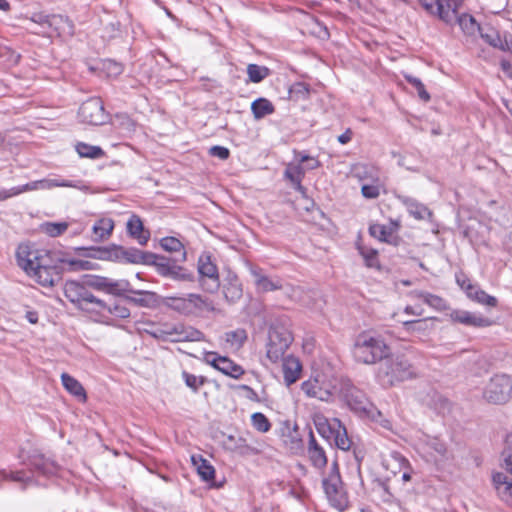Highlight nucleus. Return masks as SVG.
<instances>
[{
    "mask_svg": "<svg viewBox=\"0 0 512 512\" xmlns=\"http://www.w3.org/2000/svg\"><path fill=\"white\" fill-rule=\"evenodd\" d=\"M341 383L331 373L315 371L312 376L301 384L306 396L320 401L329 402L340 395Z\"/></svg>",
    "mask_w": 512,
    "mask_h": 512,
    "instance_id": "f257e3e1",
    "label": "nucleus"
},
{
    "mask_svg": "<svg viewBox=\"0 0 512 512\" xmlns=\"http://www.w3.org/2000/svg\"><path fill=\"white\" fill-rule=\"evenodd\" d=\"M390 354V348L377 336L360 334L353 346V356L356 361L364 364H374L383 361Z\"/></svg>",
    "mask_w": 512,
    "mask_h": 512,
    "instance_id": "f03ea898",
    "label": "nucleus"
},
{
    "mask_svg": "<svg viewBox=\"0 0 512 512\" xmlns=\"http://www.w3.org/2000/svg\"><path fill=\"white\" fill-rule=\"evenodd\" d=\"M414 367L403 356L389 355L380 363L377 378L383 386H393L398 382L415 377Z\"/></svg>",
    "mask_w": 512,
    "mask_h": 512,
    "instance_id": "7ed1b4c3",
    "label": "nucleus"
},
{
    "mask_svg": "<svg viewBox=\"0 0 512 512\" xmlns=\"http://www.w3.org/2000/svg\"><path fill=\"white\" fill-rule=\"evenodd\" d=\"M322 484L329 503L335 509L344 511L348 507L349 500L336 462L332 463L330 472L324 477Z\"/></svg>",
    "mask_w": 512,
    "mask_h": 512,
    "instance_id": "20e7f679",
    "label": "nucleus"
},
{
    "mask_svg": "<svg viewBox=\"0 0 512 512\" xmlns=\"http://www.w3.org/2000/svg\"><path fill=\"white\" fill-rule=\"evenodd\" d=\"M84 284L87 287L93 288L98 291H103L107 294H111L114 296H121L125 292L132 290L129 288L130 284L126 280H113L108 277L103 276H86L84 278ZM135 294L145 295L148 297H153L154 294L147 291H133Z\"/></svg>",
    "mask_w": 512,
    "mask_h": 512,
    "instance_id": "39448f33",
    "label": "nucleus"
},
{
    "mask_svg": "<svg viewBox=\"0 0 512 512\" xmlns=\"http://www.w3.org/2000/svg\"><path fill=\"white\" fill-rule=\"evenodd\" d=\"M198 281L203 290L213 293L219 289V273L217 266L209 252L200 255L198 260Z\"/></svg>",
    "mask_w": 512,
    "mask_h": 512,
    "instance_id": "423d86ee",
    "label": "nucleus"
},
{
    "mask_svg": "<svg viewBox=\"0 0 512 512\" xmlns=\"http://www.w3.org/2000/svg\"><path fill=\"white\" fill-rule=\"evenodd\" d=\"M512 394V380L507 375H495L487 384L484 398L493 404L506 403Z\"/></svg>",
    "mask_w": 512,
    "mask_h": 512,
    "instance_id": "0eeeda50",
    "label": "nucleus"
},
{
    "mask_svg": "<svg viewBox=\"0 0 512 512\" xmlns=\"http://www.w3.org/2000/svg\"><path fill=\"white\" fill-rule=\"evenodd\" d=\"M292 341V334L286 328H271L267 344V357L272 362H278L284 356Z\"/></svg>",
    "mask_w": 512,
    "mask_h": 512,
    "instance_id": "6e6552de",
    "label": "nucleus"
},
{
    "mask_svg": "<svg viewBox=\"0 0 512 512\" xmlns=\"http://www.w3.org/2000/svg\"><path fill=\"white\" fill-rule=\"evenodd\" d=\"M427 13L451 24L462 0H417Z\"/></svg>",
    "mask_w": 512,
    "mask_h": 512,
    "instance_id": "1a4fd4ad",
    "label": "nucleus"
},
{
    "mask_svg": "<svg viewBox=\"0 0 512 512\" xmlns=\"http://www.w3.org/2000/svg\"><path fill=\"white\" fill-rule=\"evenodd\" d=\"M34 278L40 285L45 287L54 286L61 279V270L55 264L50 253L44 255L40 260L39 267L35 268L29 275Z\"/></svg>",
    "mask_w": 512,
    "mask_h": 512,
    "instance_id": "9d476101",
    "label": "nucleus"
},
{
    "mask_svg": "<svg viewBox=\"0 0 512 512\" xmlns=\"http://www.w3.org/2000/svg\"><path fill=\"white\" fill-rule=\"evenodd\" d=\"M340 394L343 396L351 410L360 415L366 416L374 407L360 389L349 383L341 385Z\"/></svg>",
    "mask_w": 512,
    "mask_h": 512,
    "instance_id": "9b49d317",
    "label": "nucleus"
},
{
    "mask_svg": "<svg viewBox=\"0 0 512 512\" xmlns=\"http://www.w3.org/2000/svg\"><path fill=\"white\" fill-rule=\"evenodd\" d=\"M48 253V251L36 249L28 244H21L16 251L17 263L19 267L30 275L32 271H35V268L39 267L40 260L42 261L44 255Z\"/></svg>",
    "mask_w": 512,
    "mask_h": 512,
    "instance_id": "f8f14e48",
    "label": "nucleus"
},
{
    "mask_svg": "<svg viewBox=\"0 0 512 512\" xmlns=\"http://www.w3.org/2000/svg\"><path fill=\"white\" fill-rule=\"evenodd\" d=\"M78 114L82 122L91 125H102L108 119L103 102L99 98H91L84 102Z\"/></svg>",
    "mask_w": 512,
    "mask_h": 512,
    "instance_id": "ddd939ff",
    "label": "nucleus"
},
{
    "mask_svg": "<svg viewBox=\"0 0 512 512\" xmlns=\"http://www.w3.org/2000/svg\"><path fill=\"white\" fill-rule=\"evenodd\" d=\"M419 449L427 461L442 465L451 458L446 445L437 438H426L419 443Z\"/></svg>",
    "mask_w": 512,
    "mask_h": 512,
    "instance_id": "4468645a",
    "label": "nucleus"
},
{
    "mask_svg": "<svg viewBox=\"0 0 512 512\" xmlns=\"http://www.w3.org/2000/svg\"><path fill=\"white\" fill-rule=\"evenodd\" d=\"M30 21L40 25L41 27L53 28L59 33L73 34V23L62 15H45L43 13H34L30 17Z\"/></svg>",
    "mask_w": 512,
    "mask_h": 512,
    "instance_id": "2eb2a0df",
    "label": "nucleus"
},
{
    "mask_svg": "<svg viewBox=\"0 0 512 512\" xmlns=\"http://www.w3.org/2000/svg\"><path fill=\"white\" fill-rule=\"evenodd\" d=\"M201 354L203 355V360L206 363L211 364L225 375L238 378L244 373V370L241 366L235 364L233 361L226 357H221L216 353L205 351H203Z\"/></svg>",
    "mask_w": 512,
    "mask_h": 512,
    "instance_id": "dca6fc26",
    "label": "nucleus"
},
{
    "mask_svg": "<svg viewBox=\"0 0 512 512\" xmlns=\"http://www.w3.org/2000/svg\"><path fill=\"white\" fill-rule=\"evenodd\" d=\"M55 187H74V188H78L77 184H75V183H73L71 181H66V180H61V179L53 178V179L37 180V181H33L31 183H27V184H25L23 186L13 187V193L19 195V194L27 192V191L49 190V189H52V188H55Z\"/></svg>",
    "mask_w": 512,
    "mask_h": 512,
    "instance_id": "f3484780",
    "label": "nucleus"
},
{
    "mask_svg": "<svg viewBox=\"0 0 512 512\" xmlns=\"http://www.w3.org/2000/svg\"><path fill=\"white\" fill-rule=\"evenodd\" d=\"M251 433L246 431L239 435H227L223 440V446L225 449L238 452L241 455H247L255 452V449L249 443Z\"/></svg>",
    "mask_w": 512,
    "mask_h": 512,
    "instance_id": "a211bd4d",
    "label": "nucleus"
},
{
    "mask_svg": "<svg viewBox=\"0 0 512 512\" xmlns=\"http://www.w3.org/2000/svg\"><path fill=\"white\" fill-rule=\"evenodd\" d=\"M451 319L455 322L473 326V327H488L492 325V321L480 314L472 313L464 310H456L451 313Z\"/></svg>",
    "mask_w": 512,
    "mask_h": 512,
    "instance_id": "6ab92c4d",
    "label": "nucleus"
},
{
    "mask_svg": "<svg viewBox=\"0 0 512 512\" xmlns=\"http://www.w3.org/2000/svg\"><path fill=\"white\" fill-rule=\"evenodd\" d=\"M194 468L208 488L219 487L215 482V468L208 460L203 459L202 456H194Z\"/></svg>",
    "mask_w": 512,
    "mask_h": 512,
    "instance_id": "aec40b11",
    "label": "nucleus"
},
{
    "mask_svg": "<svg viewBox=\"0 0 512 512\" xmlns=\"http://www.w3.org/2000/svg\"><path fill=\"white\" fill-rule=\"evenodd\" d=\"M250 273L253 277L254 284L259 292H270L282 288L280 280L271 279L266 276L259 268L251 267Z\"/></svg>",
    "mask_w": 512,
    "mask_h": 512,
    "instance_id": "412c9836",
    "label": "nucleus"
},
{
    "mask_svg": "<svg viewBox=\"0 0 512 512\" xmlns=\"http://www.w3.org/2000/svg\"><path fill=\"white\" fill-rule=\"evenodd\" d=\"M282 367L284 381L288 386L295 383L299 379L302 366L297 358L293 356L284 358Z\"/></svg>",
    "mask_w": 512,
    "mask_h": 512,
    "instance_id": "4be33fe9",
    "label": "nucleus"
},
{
    "mask_svg": "<svg viewBox=\"0 0 512 512\" xmlns=\"http://www.w3.org/2000/svg\"><path fill=\"white\" fill-rule=\"evenodd\" d=\"M493 484L500 498L512 505V481L505 474L497 472L493 475Z\"/></svg>",
    "mask_w": 512,
    "mask_h": 512,
    "instance_id": "5701e85b",
    "label": "nucleus"
},
{
    "mask_svg": "<svg viewBox=\"0 0 512 512\" xmlns=\"http://www.w3.org/2000/svg\"><path fill=\"white\" fill-rule=\"evenodd\" d=\"M114 229V221L110 218L99 219L92 227V239L95 242L107 240Z\"/></svg>",
    "mask_w": 512,
    "mask_h": 512,
    "instance_id": "b1692460",
    "label": "nucleus"
},
{
    "mask_svg": "<svg viewBox=\"0 0 512 512\" xmlns=\"http://www.w3.org/2000/svg\"><path fill=\"white\" fill-rule=\"evenodd\" d=\"M308 456L312 464L316 468H322L327 463V458L322 447L318 445L316 439L312 433H310L308 443Z\"/></svg>",
    "mask_w": 512,
    "mask_h": 512,
    "instance_id": "393cba45",
    "label": "nucleus"
},
{
    "mask_svg": "<svg viewBox=\"0 0 512 512\" xmlns=\"http://www.w3.org/2000/svg\"><path fill=\"white\" fill-rule=\"evenodd\" d=\"M127 230L131 236L137 239L140 245H145L150 237L149 232L144 230L141 219L135 215L127 222Z\"/></svg>",
    "mask_w": 512,
    "mask_h": 512,
    "instance_id": "a878e982",
    "label": "nucleus"
},
{
    "mask_svg": "<svg viewBox=\"0 0 512 512\" xmlns=\"http://www.w3.org/2000/svg\"><path fill=\"white\" fill-rule=\"evenodd\" d=\"M467 296L479 304L490 307H495L498 302L494 296L488 295L485 291L473 284L467 285Z\"/></svg>",
    "mask_w": 512,
    "mask_h": 512,
    "instance_id": "bb28decb",
    "label": "nucleus"
},
{
    "mask_svg": "<svg viewBox=\"0 0 512 512\" xmlns=\"http://www.w3.org/2000/svg\"><path fill=\"white\" fill-rule=\"evenodd\" d=\"M305 174L304 166L299 162L297 164L290 163L287 165L284 175L285 177L294 185V187L301 191L303 187L301 186L302 178Z\"/></svg>",
    "mask_w": 512,
    "mask_h": 512,
    "instance_id": "cd10ccee",
    "label": "nucleus"
},
{
    "mask_svg": "<svg viewBox=\"0 0 512 512\" xmlns=\"http://www.w3.org/2000/svg\"><path fill=\"white\" fill-rule=\"evenodd\" d=\"M87 286L77 281H67L64 286V293L66 298L79 307L81 299L83 298L84 290Z\"/></svg>",
    "mask_w": 512,
    "mask_h": 512,
    "instance_id": "c85d7f7f",
    "label": "nucleus"
},
{
    "mask_svg": "<svg viewBox=\"0 0 512 512\" xmlns=\"http://www.w3.org/2000/svg\"><path fill=\"white\" fill-rule=\"evenodd\" d=\"M412 299H421L425 304L437 310H444L446 308L445 301L437 296L423 291H413L409 294Z\"/></svg>",
    "mask_w": 512,
    "mask_h": 512,
    "instance_id": "c756f323",
    "label": "nucleus"
},
{
    "mask_svg": "<svg viewBox=\"0 0 512 512\" xmlns=\"http://www.w3.org/2000/svg\"><path fill=\"white\" fill-rule=\"evenodd\" d=\"M247 340V333L244 329H236L225 334L227 347L231 351H238Z\"/></svg>",
    "mask_w": 512,
    "mask_h": 512,
    "instance_id": "7c9ffc66",
    "label": "nucleus"
},
{
    "mask_svg": "<svg viewBox=\"0 0 512 512\" xmlns=\"http://www.w3.org/2000/svg\"><path fill=\"white\" fill-rule=\"evenodd\" d=\"M251 111L256 120L262 119L274 112L273 104L266 98H258L251 104Z\"/></svg>",
    "mask_w": 512,
    "mask_h": 512,
    "instance_id": "2f4dec72",
    "label": "nucleus"
},
{
    "mask_svg": "<svg viewBox=\"0 0 512 512\" xmlns=\"http://www.w3.org/2000/svg\"><path fill=\"white\" fill-rule=\"evenodd\" d=\"M61 381L64 388L71 393L72 395L81 398L82 400L86 399V393L83 386L80 384L78 380L73 378L67 373H62Z\"/></svg>",
    "mask_w": 512,
    "mask_h": 512,
    "instance_id": "473e14b6",
    "label": "nucleus"
},
{
    "mask_svg": "<svg viewBox=\"0 0 512 512\" xmlns=\"http://www.w3.org/2000/svg\"><path fill=\"white\" fill-rule=\"evenodd\" d=\"M455 22L458 23L464 33L469 35L474 34L477 30H480V27L476 23L475 19L468 14L457 15L456 12L455 18L451 24Z\"/></svg>",
    "mask_w": 512,
    "mask_h": 512,
    "instance_id": "72a5a7b5",
    "label": "nucleus"
},
{
    "mask_svg": "<svg viewBox=\"0 0 512 512\" xmlns=\"http://www.w3.org/2000/svg\"><path fill=\"white\" fill-rule=\"evenodd\" d=\"M313 423L317 431L325 437L328 436V433H332L334 429H336L334 419L332 420V422H329V420L321 413H315L313 415Z\"/></svg>",
    "mask_w": 512,
    "mask_h": 512,
    "instance_id": "f704fd0d",
    "label": "nucleus"
},
{
    "mask_svg": "<svg viewBox=\"0 0 512 512\" xmlns=\"http://www.w3.org/2000/svg\"><path fill=\"white\" fill-rule=\"evenodd\" d=\"M369 233L373 238L381 242L391 243L390 238L392 237L393 229L392 227H387L385 225L376 223L370 225Z\"/></svg>",
    "mask_w": 512,
    "mask_h": 512,
    "instance_id": "c9c22d12",
    "label": "nucleus"
},
{
    "mask_svg": "<svg viewBox=\"0 0 512 512\" xmlns=\"http://www.w3.org/2000/svg\"><path fill=\"white\" fill-rule=\"evenodd\" d=\"M334 423L336 424V429L332 433L335 434V443L336 446L344 451H347L350 449L351 441L349 440L347 436V432L345 428L341 425V422L337 419H334Z\"/></svg>",
    "mask_w": 512,
    "mask_h": 512,
    "instance_id": "e433bc0d",
    "label": "nucleus"
},
{
    "mask_svg": "<svg viewBox=\"0 0 512 512\" xmlns=\"http://www.w3.org/2000/svg\"><path fill=\"white\" fill-rule=\"evenodd\" d=\"M404 203L409 211V213L414 216L418 220H423L431 216V212L427 207L422 204L417 203L412 199H405Z\"/></svg>",
    "mask_w": 512,
    "mask_h": 512,
    "instance_id": "4c0bfd02",
    "label": "nucleus"
},
{
    "mask_svg": "<svg viewBox=\"0 0 512 512\" xmlns=\"http://www.w3.org/2000/svg\"><path fill=\"white\" fill-rule=\"evenodd\" d=\"M33 465L37 470L45 475L53 474L58 469L57 464L53 460L43 456L36 457L33 460Z\"/></svg>",
    "mask_w": 512,
    "mask_h": 512,
    "instance_id": "58836bf2",
    "label": "nucleus"
},
{
    "mask_svg": "<svg viewBox=\"0 0 512 512\" xmlns=\"http://www.w3.org/2000/svg\"><path fill=\"white\" fill-rule=\"evenodd\" d=\"M60 261L64 264H67L69 266V270L73 272L93 270L96 267V264L89 260L61 259Z\"/></svg>",
    "mask_w": 512,
    "mask_h": 512,
    "instance_id": "ea45409f",
    "label": "nucleus"
},
{
    "mask_svg": "<svg viewBox=\"0 0 512 512\" xmlns=\"http://www.w3.org/2000/svg\"><path fill=\"white\" fill-rule=\"evenodd\" d=\"M381 183L379 178L364 183L361 187L362 195L368 199H375L380 195Z\"/></svg>",
    "mask_w": 512,
    "mask_h": 512,
    "instance_id": "a19ab883",
    "label": "nucleus"
},
{
    "mask_svg": "<svg viewBox=\"0 0 512 512\" xmlns=\"http://www.w3.org/2000/svg\"><path fill=\"white\" fill-rule=\"evenodd\" d=\"M354 173L361 181L371 182V180L379 178L377 169L372 166L358 165L355 167Z\"/></svg>",
    "mask_w": 512,
    "mask_h": 512,
    "instance_id": "79ce46f5",
    "label": "nucleus"
},
{
    "mask_svg": "<svg viewBox=\"0 0 512 512\" xmlns=\"http://www.w3.org/2000/svg\"><path fill=\"white\" fill-rule=\"evenodd\" d=\"M357 249L360 255L363 257L366 265L368 267H377L378 266V252L373 248H368L363 245H358Z\"/></svg>",
    "mask_w": 512,
    "mask_h": 512,
    "instance_id": "37998d69",
    "label": "nucleus"
},
{
    "mask_svg": "<svg viewBox=\"0 0 512 512\" xmlns=\"http://www.w3.org/2000/svg\"><path fill=\"white\" fill-rule=\"evenodd\" d=\"M247 73L249 76V79L254 82L258 83L261 82L264 78L268 76L269 70L268 68L264 66H259L256 64H249L247 67Z\"/></svg>",
    "mask_w": 512,
    "mask_h": 512,
    "instance_id": "c03bdc74",
    "label": "nucleus"
},
{
    "mask_svg": "<svg viewBox=\"0 0 512 512\" xmlns=\"http://www.w3.org/2000/svg\"><path fill=\"white\" fill-rule=\"evenodd\" d=\"M114 257L119 259L120 257L126 258L129 262L140 263L145 261V257L142 252L138 250L126 251L122 248H117L114 252Z\"/></svg>",
    "mask_w": 512,
    "mask_h": 512,
    "instance_id": "a18cd8bd",
    "label": "nucleus"
},
{
    "mask_svg": "<svg viewBox=\"0 0 512 512\" xmlns=\"http://www.w3.org/2000/svg\"><path fill=\"white\" fill-rule=\"evenodd\" d=\"M252 426L261 433H266L271 428V423L268 418L260 412L253 413L251 415Z\"/></svg>",
    "mask_w": 512,
    "mask_h": 512,
    "instance_id": "49530a36",
    "label": "nucleus"
},
{
    "mask_svg": "<svg viewBox=\"0 0 512 512\" xmlns=\"http://www.w3.org/2000/svg\"><path fill=\"white\" fill-rule=\"evenodd\" d=\"M481 37L491 46L495 48H501L503 43V38L501 35L494 30L493 28H487L485 31L480 29Z\"/></svg>",
    "mask_w": 512,
    "mask_h": 512,
    "instance_id": "de8ad7c7",
    "label": "nucleus"
},
{
    "mask_svg": "<svg viewBox=\"0 0 512 512\" xmlns=\"http://www.w3.org/2000/svg\"><path fill=\"white\" fill-rule=\"evenodd\" d=\"M366 416L369 417L374 422L378 423L384 429L394 432V427H393V424H392L391 420L386 418L375 407H373Z\"/></svg>",
    "mask_w": 512,
    "mask_h": 512,
    "instance_id": "09e8293b",
    "label": "nucleus"
},
{
    "mask_svg": "<svg viewBox=\"0 0 512 512\" xmlns=\"http://www.w3.org/2000/svg\"><path fill=\"white\" fill-rule=\"evenodd\" d=\"M76 151L81 157L98 158L103 154L100 147L91 146L85 143H78Z\"/></svg>",
    "mask_w": 512,
    "mask_h": 512,
    "instance_id": "8fccbe9b",
    "label": "nucleus"
},
{
    "mask_svg": "<svg viewBox=\"0 0 512 512\" xmlns=\"http://www.w3.org/2000/svg\"><path fill=\"white\" fill-rule=\"evenodd\" d=\"M223 292L229 302H236L242 297V288L237 282L228 283Z\"/></svg>",
    "mask_w": 512,
    "mask_h": 512,
    "instance_id": "3c124183",
    "label": "nucleus"
},
{
    "mask_svg": "<svg viewBox=\"0 0 512 512\" xmlns=\"http://www.w3.org/2000/svg\"><path fill=\"white\" fill-rule=\"evenodd\" d=\"M68 228L66 222L52 223L47 222L42 225V230L51 237H57L64 233Z\"/></svg>",
    "mask_w": 512,
    "mask_h": 512,
    "instance_id": "603ef678",
    "label": "nucleus"
},
{
    "mask_svg": "<svg viewBox=\"0 0 512 512\" xmlns=\"http://www.w3.org/2000/svg\"><path fill=\"white\" fill-rule=\"evenodd\" d=\"M405 78L410 84H412L416 88L418 96L421 100H423L424 102H428L430 100V95L426 91L425 86L420 79L411 75H405Z\"/></svg>",
    "mask_w": 512,
    "mask_h": 512,
    "instance_id": "864d4df0",
    "label": "nucleus"
},
{
    "mask_svg": "<svg viewBox=\"0 0 512 512\" xmlns=\"http://www.w3.org/2000/svg\"><path fill=\"white\" fill-rule=\"evenodd\" d=\"M101 69L106 73L108 77H116L123 71L122 65L113 60L103 61Z\"/></svg>",
    "mask_w": 512,
    "mask_h": 512,
    "instance_id": "5fc2aeb1",
    "label": "nucleus"
},
{
    "mask_svg": "<svg viewBox=\"0 0 512 512\" xmlns=\"http://www.w3.org/2000/svg\"><path fill=\"white\" fill-rule=\"evenodd\" d=\"M160 244L164 250L172 254L175 253L176 251H180L183 248L182 243L174 237L163 238Z\"/></svg>",
    "mask_w": 512,
    "mask_h": 512,
    "instance_id": "6e6d98bb",
    "label": "nucleus"
},
{
    "mask_svg": "<svg viewBox=\"0 0 512 512\" xmlns=\"http://www.w3.org/2000/svg\"><path fill=\"white\" fill-rule=\"evenodd\" d=\"M192 301L185 298H171L169 306L179 312L188 313L190 311Z\"/></svg>",
    "mask_w": 512,
    "mask_h": 512,
    "instance_id": "4d7b16f0",
    "label": "nucleus"
},
{
    "mask_svg": "<svg viewBox=\"0 0 512 512\" xmlns=\"http://www.w3.org/2000/svg\"><path fill=\"white\" fill-rule=\"evenodd\" d=\"M291 97L306 98L309 93V87L305 83H295L289 90Z\"/></svg>",
    "mask_w": 512,
    "mask_h": 512,
    "instance_id": "13d9d810",
    "label": "nucleus"
},
{
    "mask_svg": "<svg viewBox=\"0 0 512 512\" xmlns=\"http://www.w3.org/2000/svg\"><path fill=\"white\" fill-rule=\"evenodd\" d=\"M107 312L119 318H128L130 316L129 309L118 303H115L114 305H109Z\"/></svg>",
    "mask_w": 512,
    "mask_h": 512,
    "instance_id": "bf43d9fd",
    "label": "nucleus"
},
{
    "mask_svg": "<svg viewBox=\"0 0 512 512\" xmlns=\"http://www.w3.org/2000/svg\"><path fill=\"white\" fill-rule=\"evenodd\" d=\"M83 298L81 299V302L79 304V308L83 309V310H87L89 311L90 310V307L92 304H94L96 302V299L97 297L94 296L91 292H89L87 290V288H85L84 290V293H83Z\"/></svg>",
    "mask_w": 512,
    "mask_h": 512,
    "instance_id": "052dcab7",
    "label": "nucleus"
},
{
    "mask_svg": "<svg viewBox=\"0 0 512 512\" xmlns=\"http://www.w3.org/2000/svg\"><path fill=\"white\" fill-rule=\"evenodd\" d=\"M194 308L204 309L207 311L215 310L212 301H210L208 298H202L201 296H195V295H194Z\"/></svg>",
    "mask_w": 512,
    "mask_h": 512,
    "instance_id": "680f3d73",
    "label": "nucleus"
},
{
    "mask_svg": "<svg viewBox=\"0 0 512 512\" xmlns=\"http://www.w3.org/2000/svg\"><path fill=\"white\" fill-rule=\"evenodd\" d=\"M300 163L304 166L305 172L317 169L320 166V162L316 158L308 155L301 156Z\"/></svg>",
    "mask_w": 512,
    "mask_h": 512,
    "instance_id": "e2e57ef3",
    "label": "nucleus"
},
{
    "mask_svg": "<svg viewBox=\"0 0 512 512\" xmlns=\"http://www.w3.org/2000/svg\"><path fill=\"white\" fill-rule=\"evenodd\" d=\"M209 154L211 156L217 157L221 160H226L230 155V151L228 148L223 147V146H212L209 149Z\"/></svg>",
    "mask_w": 512,
    "mask_h": 512,
    "instance_id": "0e129e2a",
    "label": "nucleus"
},
{
    "mask_svg": "<svg viewBox=\"0 0 512 512\" xmlns=\"http://www.w3.org/2000/svg\"><path fill=\"white\" fill-rule=\"evenodd\" d=\"M169 274L172 275L176 279L186 280L189 278V275L179 265H169L168 267Z\"/></svg>",
    "mask_w": 512,
    "mask_h": 512,
    "instance_id": "69168bd1",
    "label": "nucleus"
},
{
    "mask_svg": "<svg viewBox=\"0 0 512 512\" xmlns=\"http://www.w3.org/2000/svg\"><path fill=\"white\" fill-rule=\"evenodd\" d=\"M504 468L512 474V448H506L502 453Z\"/></svg>",
    "mask_w": 512,
    "mask_h": 512,
    "instance_id": "338daca9",
    "label": "nucleus"
},
{
    "mask_svg": "<svg viewBox=\"0 0 512 512\" xmlns=\"http://www.w3.org/2000/svg\"><path fill=\"white\" fill-rule=\"evenodd\" d=\"M117 119L119 121V125L122 129H124L127 132L134 131L135 124L134 122L127 116H117Z\"/></svg>",
    "mask_w": 512,
    "mask_h": 512,
    "instance_id": "774afa93",
    "label": "nucleus"
}]
</instances>
